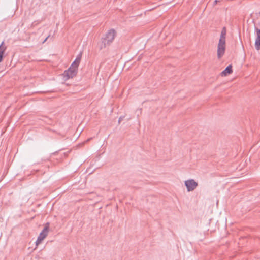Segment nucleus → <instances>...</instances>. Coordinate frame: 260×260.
Returning a JSON list of instances; mask_svg holds the SVG:
<instances>
[{
    "label": "nucleus",
    "instance_id": "1",
    "mask_svg": "<svg viewBox=\"0 0 260 260\" xmlns=\"http://www.w3.org/2000/svg\"><path fill=\"white\" fill-rule=\"evenodd\" d=\"M114 40V30H110L101 41L98 43V47L100 50L107 48L111 45Z\"/></svg>",
    "mask_w": 260,
    "mask_h": 260
},
{
    "label": "nucleus",
    "instance_id": "2",
    "mask_svg": "<svg viewBox=\"0 0 260 260\" xmlns=\"http://www.w3.org/2000/svg\"><path fill=\"white\" fill-rule=\"evenodd\" d=\"M225 50V39H219L217 48V57L220 58L223 55Z\"/></svg>",
    "mask_w": 260,
    "mask_h": 260
},
{
    "label": "nucleus",
    "instance_id": "3",
    "mask_svg": "<svg viewBox=\"0 0 260 260\" xmlns=\"http://www.w3.org/2000/svg\"><path fill=\"white\" fill-rule=\"evenodd\" d=\"M49 230V224L47 223L43 231L40 233L37 241L36 242V245L37 247L42 242V241L47 237L48 233Z\"/></svg>",
    "mask_w": 260,
    "mask_h": 260
},
{
    "label": "nucleus",
    "instance_id": "4",
    "mask_svg": "<svg viewBox=\"0 0 260 260\" xmlns=\"http://www.w3.org/2000/svg\"><path fill=\"white\" fill-rule=\"evenodd\" d=\"M77 68L71 65L70 68L66 71L63 74L64 80H67L74 77L77 74Z\"/></svg>",
    "mask_w": 260,
    "mask_h": 260
},
{
    "label": "nucleus",
    "instance_id": "5",
    "mask_svg": "<svg viewBox=\"0 0 260 260\" xmlns=\"http://www.w3.org/2000/svg\"><path fill=\"white\" fill-rule=\"evenodd\" d=\"M184 185L188 192L193 191L198 186V183L193 179H190L185 181Z\"/></svg>",
    "mask_w": 260,
    "mask_h": 260
},
{
    "label": "nucleus",
    "instance_id": "6",
    "mask_svg": "<svg viewBox=\"0 0 260 260\" xmlns=\"http://www.w3.org/2000/svg\"><path fill=\"white\" fill-rule=\"evenodd\" d=\"M254 32L256 35L254 45L255 49L258 51L260 50V29L255 27Z\"/></svg>",
    "mask_w": 260,
    "mask_h": 260
},
{
    "label": "nucleus",
    "instance_id": "7",
    "mask_svg": "<svg viewBox=\"0 0 260 260\" xmlns=\"http://www.w3.org/2000/svg\"><path fill=\"white\" fill-rule=\"evenodd\" d=\"M232 72V66L231 64H229L223 71L221 72V76H226L227 75L231 74Z\"/></svg>",
    "mask_w": 260,
    "mask_h": 260
},
{
    "label": "nucleus",
    "instance_id": "8",
    "mask_svg": "<svg viewBox=\"0 0 260 260\" xmlns=\"http://www.w3.org/2000/svg\"><path fill=\"white\" fill-rule=\"evenodd\" d=\"M81 58V55L79 54L77 56L75 60L72 63V66L75 67V68H77L79 66V64L80 62Z\"/></svg>",
    "mask_w": 260,
    "mask_h": 260
},
{
    "label": "nucleus",
    "instance_id": "9",
    "mask_svg": "<svg viewBox=\"0 0 260 260\" xmlns=\"http://www.w3.org/2000/svg\"><path fill=\"white\" fill-rule=\"evenodd\" d=\"M4 43L3 42L0 45V62L2 60L3 54L6 50V47L4 46Z\"/></svg>",
    "mask_w": 260,
    "mask_h": 260
},
{
    "label": "nucleus",
    "instance_id": "10",
    "mask_svg": "<svg viewBox=\"0 0 260 260\" xmlns=\"http://www.w3.org/2000/svg\"><path fill=\"white\" fill-rule=\"evenodd\" d=\"M226 33V28L225 27H224L221 30L220 38L225 39Z\"/></svg>",
    "mask_w": 260,
    "mask_h": 260
},
{
    "label": "nucleus",
    "instance_id": "11",
    "mask_svg": "<svg viewBox=\"0 0 260 260\" xmlns=\"http://www.w3.org/2000/svg\"><path fill=\"white\" fill-rule=\"evenodd\" d=\"M124 118V116H120L118 119V123H120V121H122Z\"/></svg>",
    "mask_w": 260,
    "mask_h": 260
},
{
    "label": "nucleus",
    "instance_id": "12",
    "mask_svg": "<svg viewBox=\"0 0 260 260\" xmlns=\"http://www.w3.org/2000/svg\"><path fill=\"white\" fill-rule=\"evenodd\" d=\"M218 2H219V1H218V0H214V1H213V5H216V4L218 3Z\"/></svg>",
    "mask_w": 260,
    "mask_h": 260
},
{
    "label": "nucleus",
    "instance_id": "13",
    "mask_svg": "<svg viewBox=\"0 0 260 260\" xmlns=\"http://www.w3.org/2000/svg\"><path fill=\"white\" fill-rule=\"evenodd\" d=\"M47 39V38L46 39H45L44 42L46 41Z\"/></svg>",
    "mask_w": 260,
    "mask_h": 260
}]
</instances>
